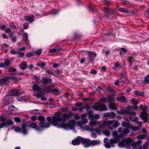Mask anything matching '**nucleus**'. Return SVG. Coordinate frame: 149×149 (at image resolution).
<instances>
[{
	"mask_svg": "<svg viewBox=\"0 0 149 149\" xmlns=\"http://www.w3.org/2000/svg\"><path fill=\"white\" fill-rule=\"evenodd\" d=\"M73 116V113L72 112L63 114L60 112H58L55 113L54 116H52L51 122H50L52 119L50 117L47 116V120L48 122L52 123L53 125L58 127H62L67 130L70 129L74 130V127L70 122L65 123L67 120L71 118Z\"/></svg>",
	"mask_w": 149,
	"mask_h": 149,
	"instance_id": "obj_1",
	"label": "nucleus"
},
{
	"mask_svg": "<svg viewBox=\"0 0 149 149\" xmlns=\"http://www.w3.org/2000/svg\"><path fill=\"white\" fill-rule=\"evenodd\" d=\"M28 126L31 127L37 130H38L37 124L33 123H31L30 125H28L26 123L22 124V128L16 127L15 128V130L17 132H21L24 134H26L27 133V127Z\"/></svg>",
	"mask_w": 149,
	"mask_h": 149,
	"instance_id": "obj_2",
	"label": "nucleus"
},
{
	"mask_svg": "<svg viewBox=\"0 0 149 149\" xmlns=\"http://www.w3.org/2000/svg\"><path fill=\"white\" fill-rule=\"evenodd\" d=\"M103 124L104 126H108L111 130L116 129L120 125L118 121L115 120L104 121Z\"/></svg>",
	"mask_w": 149,
	"mask_h": 149,
	"instance_id": "obj_3",
	"label": "nucleus"
},
{
	"mask_svg": "<svg viewBox=\"0 0 149 149\" xmlns=\"http://www.w3.org/2000/svg\"><path fill=\"white\" fill-rule=\"evenodd\" d=\"M133 140L130 138H128L127 139H124L119 142L118 145L120 146L125 147L129 149L130 148V146L133 144Z\"/></svg>",
	"mask_w": 149,
	"mask_h": 149,
	"instance_id": "obj_4",
	"label": "nucleus"
},
{
	"mask_svg": "<svg viewBox=\"0 0 149 149\" xmlns=\"http://www.w3.org/2000/svg\"><path fill=\"white\" fill-rule=\"evenodd\" d=\"M38 119L40 122L39 123V125L41 128H49L50 125V123L48 122L46 123H45V118L43 116L40 115L38 118Z\"/></svg>",
	"mask_w": 149,
	"mask_h": 149,
	"instance_id": "obj_5",
	"label": "nucleus"
},
{
	"mask_svg": "<svg viewBox=\"0 0 149 149\" xmlns=\"http://www.w3.org/2000/svg\"><path fill=\"white\" fill-rule=\"evenodd\" d=\"M140 108L142 110V112L140 114V118L145 122H146L148 116L147 111L148 107L147 106H143L142 105H141L140 106Z\"/></svg>",
	"mask_w": 149,
	"mask_h": 149,
	"instance_id": "obj_6",
	"label": "nucleus"
},
{
	"mask_svg": "<svg viewBox=\"0 0 149 149\" xmlns=\"http://www.w3.org/2000/svg\"><path fill=\"white\" fill-rule=\"evenodd\" d=\"M94 109L97 111L106 110L107 108L105 104L103 103H95L93 105Z\"/></svg>",
	"mask_w": 149,
	"mask_h": 149,
	"instance_id": "obj_7",
	"label": "nucleus"
},
{
	"mask_svg": "<svg viewBox=\"0 0 149 149\" xmlns=\"http://www.w3.org/2000/svg\"><path fill=\"white\" fill-rule=\"evenodd\" d=\"M9 79L10 76L5 77L0 79V83L2 85L8 86L9 82Z\"/></svg>",
	"mask_w": 149,
	"mask_h": 149,
	"instance_id": "obj_8",
	"label": "nucleus"
},
{
	"mask_svg": "<svg viewBox=\"0 0 149 149\" xmlns=\"http://www.w3.org/2000/svg\"><path fill=\"white\" fill-rule=\"evenodd\" d=\"M44 91L47 93H55L56 95H58L59 94V93L58 90L56 88L51 89L49 86L48 88H45Z\"/></svg>",
	"mask_w": 149,
	"mask_h": 149,
	"instance_id": "obj_9",
	"label": "nucleus"
},
{
	"mask_svg": "<svg viewBox=\"0 0 149 149\" xmlns=\"http://www.w3.org/2000/svg\"><path fill=\"white\" fill-rule=\"evenodd\" d=\"M88 122V120L87 119H83L81 120H79L78 121L77 124V125L79 126L82 129H84V126L83 125V124H85L87 123Z\"/></svg>",
	"mask_w": 149,
	"mask_h": 149,
	"instance_id": "obj_10",
	"label": "nucleus"
},
{
	"mask_svg": "<svg viewBox=\"0 0 149 149\" xmlns=\"http://www.w3.org/2000/svg\"><path fill=\"white\" fill-rule=\"evenodd\" d=\"M19 94L18 90L15 89L10 91L8 93V95L10 96H17Z\"/></svg>",
	"mask_w": 149,
	"mask_h": 149,
	"instance_id": "obj_11",
	"label": "nucleus"
},
{
	"mask_svg": "<svg viewBox=\"0 0 149 149\" xmlns=\"http://www.w3.org/2000/svg\"><path fill=\"white\" fill-rule=\"evenodd\" d=\"M96 54L93 52L89 51L88 54V58L90 61L93 60L96 56Z\"/></svg>",
	"mask_w": 149,
	"mask_h": 149,
	"instance_id": "obj_12",
	"label": "nucleus"
},
{
	"mask_svg": "<svg viewBox=\"0 0 149 149\" xmlns=\"http://www.w3.org/2000/svg\"><path fill=\"white\" fill-rule=\"evenodd\" d=\"M42 81L43 83L44 84H47L48 83H50L52 82V80L51 79L48 78L42 77Z\"/></svg>",
	"mask_w": 149,
	"mask_h": 149,
	"instance_id": "obj_13",
	"label": "nucleus"
},
{
	"mask_svg": "<svg viewBox=\"0 0 149 149\" xmlns=\"http://www.w3.org/2000/svg\"><path fill=\"white\" fill-rule=\"evenodd\" d=\"M24 18L25 20L29 22L30 23L34 21V16H25Z\"/></svg>",
	"mask_w": 149,
	"mask_h": 149,
	"instance_id": "obj_14",
	"label": "nucleus"
},
{
	"mask_svg": "<svg viewBox=\"0 0 149 149\" xmlns=\"http://www.w3.org/2000/svg\"><path fill=\"white\" fill-rule=\"evenodd\" d=\"M5 123L6 127H9L10 126L14 124V122L10 120H8L6 122H4Z\"/></svg>",
	"mask_w": 149,
	"mask_h": 149,
	"instance_id": "obj_15",
	"label": "nucleus"
},
{
	"mask_svg": "<svg viewBox=\"0 0 149 149\" xmlns=\"http://www.w3.org/2000/svg\"><path fill=\"white\" fill-rule=\"evenodd\" d=\"M116 100L123 102H127V99L124 96H121L120 97H116Z\"/></svg>",
	"mask_w": 149,
	"mask_h": 149,
	"instance_id": "obj_16",
	"label": "nucleus"
},
{
	"mask_svg": "<svg viewBox=\"0 0 149 149\" xmlns=\"http://www.w3.org/2000/svg\"><path fill=\"white\" fill-rule=\"evenodd\" d=\"M102 10L103 11H104V12L106 14L105 16L107 18H109V17L107 15L109 14L111 11V10H110L108 8L106 7H104L102 8Z\"/></svg>",
	"mask_w": 149,
	"mask_h": 149,
	"instance_id": "obj_17",
	"label": "nucleus"
},
{
	"mask_svg": "<svg viewBox=\"0 0 149 149\" xmlns=\"http://www.w3.org/2000/svg\"><path fill=\"white\" fill-rule=\"evenodd\" d=\"M142 83L146 84H149V74L147 75L144 77V80Z\"/></svg>",
	"mask_w": 149,
	"mask_h": 149,
	"instance_id": "obj_18",
	"label": "nucleus"
},
{
	"mask_svg": "<svg viewBox=\"0 0 149 149\" xmlns=\"http://www.w3.org/2000/svg\"><path fill=\"white\" fill-rule=\"evenodd\" d=\"M27 63L24 61L21 63L19 66L21 68L22 70H24L27 68Z\"/></svg>",
	"mask_w": 149,
	"mask_h": 149,
	"instance_id": "obj_19",
	"label": "nucleus"
},
{
	"mask_svg": "<svg viewBox=\"0 0 149 149\" xmlns=\"http://www.w3.org/2000/svg\"><path fill=\"white\" fill-rule=\"evenodd\" d=\"M89 117L91 118L92 120L94 119H97L100 118V116L97 114H94L93 115H89Z\"/></svg>",
	"mask_w": 149,
	"mask_h": 149,
	"instance_id": "obj_20",
	"label": "nucleus"
},
{
	"mask_svg": "<svg viewBox=\"0 0 149 149\" xmlns=\"http://www.w3.org/2000/svg\"><path fill=\"white\" fill-rule=\"evenodd\" d=\"M99 122L96 121H94L92 120L90 121L89 125L90 126H93L94 125H98L99 124Z\"/></svg>",
	"mask_w": 149,
	"mask_h": 149,
	"instance_id": "obj_21",
	"label": "nucleus"
},
{
	"mask_svg": "<svg viewBox=\"0 0 149 149\" xmlns=\"http://www.w3.org/2000/svg\"><path fill=\"white\" fill-rule=\"evenodd\" d=\"M109 107L110 109H116V106L114 103L111 102L109 104Z\"/></svg>",
	"mask_w": 149,
	"mask_h": 149,
	"instance_id": "obj_22",
	"label": "nucleus"
},
{
	"mask_svg": "<svg viewBox=\"0 0 149 149\" xmlns=\"http://www.w3.org/2000/svg\"><path fill=\"white\" fill-rule=\"evenodd\" d=\"M147 137V135L146 134H142L138 135L137 138L139 139H145Z\"/></svg>",
	"mask_w": 149,
	"mask_h": 149,
	"instance_id": "obj_23",
	"label": "nucleus"
},
{
	"mask_svg": "<svg viewBox=\"0 0 149 149\" xmlns=\"http://www.w3.org/2000/svg\"><path fill=\"white\" fill-rule=\"evenodd\" d=\"M135 60L134 58L132 56H129L128 58V61L130 63V65L131 66V64L135 62Z\"/></svg>",
	"mask_w": 149,
	"mask_h": 149,
	"instance_id": "obj_24",
	"label": "nucleus"
},
{
	"mask_svg": "<svg viewBox=\"0 0 149 149\" xmlns=\"http://www.w3.org/2000/svg\"><path fill=\"white\" fill-rule=\"evenodd\" d=\"M72 143L74 145H79L80 144V142L78 139V137L76 139L72 141Z\"/></svg>",
	"mask_w": 149,
	"mask_h": 149,
	"instance_id": "obj_25",
	"label": "nucleus"
},
{
	"mask_svg": "<svg viewBox=\"0 0 149 149\" xmlns=\"http://www.w3.org/2000/svg\"><path fill=\"white\" fill-rule=\"evenodd\" d=\"M78 139L79 140V141L80 142V143L81 142L84 143H87V139L82 138L81 137L79 136L78 137Z\"/></svg>",
	"mask_w": 149,
	"mask_h": 149,
	"instance_id": "obj_26",
	"label": "nucleus"
},
{
	"mask_svg": "<svg viewBox=\"0 0 149 149\" xmlns=\"http://www.w3.org/2000/svg\"><path fill=\"white\" fill-rule=\"evenodd\" d=\"M102 2L104 5L107 6H109L112 4V3L110 1L107 0H103Z\"/></svg>",
	"mask_w": 149,
	"mask_h": 149,
	"instance_id": "obj_27",
	"label": "nucleus"
},
{
	"mask_svg": "<svg viewBox=\"0 0 149 149\" xmlns=\"http://www.w3.org/2000/svg\"><path fill=\"white\" fill-rule=\"evenodd\" d=\"M5 67H7L10 65V60L8 58H6L4 62Z\"/></svg>",
	"mask_w": 149,
	"mask_h": 149,
	"instance_id": "obj_28",
	"label": "nucleus"
},
{
	"mask_svg": "<svg viewBox=\"0 0 149 149\" xmlns=\"http://www.w3.org/2000/svg\"><path fill=\"white\" fill-rule=\"evenodd\" d=\"M91 129V132H94L98 134H100L101 131L100 130L98 129L92 128Z\"/></svg>",
	"mask_w": 149,
	"mask_h": 149,
	"instance_id": "obj_29",
	"label": "nucleus"
},
{
	"mask_svg": "<svg viewBox=\"0 0 149 149\" xmlns=\"http://www.w3.org/2000/svg\"><path fill=\"white\" fill-rule=\"evenodd\" d=\"M44 93L42 92H41L40 93H38L36 94H33V95L34 96H36L37 97L39 98L40 97H41L42 96H43L44 95Z\"/></svg>",
	"mask_w": 149,
	"mask_h": 149,
	"instance_id": "obj_30",
	"label": "nucleus"
},
{
	"mask_svg": "<svg viewBox=\"0 0 149 149\" xmlns=\"http://www.w3.org/2000/svg\"><path fill=\"white\" fill-rule=\"evenodd\" d=\"M32 89L35 91H38L40 90L39 86L36 84H34L32 87Z\"/></svg>",
	"mask_w": 149,
	"mask_h": 149,
	"instance_id": "obj_31",
	"label": "nucleus"
},
{
	"mask_svg": "<svg viewBox=\"0 0 149 149\" xmlns=\"http://www.w3.org/2000/svg\"><path fill=\"white\" fill-rule=\"evenodd\" d=\"M8 109L10 111H16L17 109L13 105H11L8 107Z\"/></svg>",
	"mask_w": 149,
	"mask_h": 149,
	"instance_id": "obj_32",
	"label": "nucleus"
},
{
	"mask_svg": "<svg viewBox=\"0 0 149 149\" xmlns=\"http://www.w3.org/2000/svg\"><path fill=\"white\" fill-rule=\"evenodd\" d=\"M129 130L128 128H124L123 129V130L122 132V134L123 135H126L129 133Z\"/></svg>",
	"mask_w": 149,
	"mask_h": 149,
	"instance_id": "obj_33",
	"label": "nucleus"
},
{
	"mask_svg": "<svg viewBox=\"0 0 149 149\" xmlns=\"http://www.w3.org/2000/svg\"><path fill=\"white\" fill-rule=\"evenodd\" d=\"M134 94L137 95L138 96H140L143 95L144 93L142 92H140V91H135L134 92Z\"/></svg>",
	"mask_w": 149,
	"mask_h": 149,
	"instance_id": "obj_34",
	"label": "nucleus"
},
{
	"mask_svg": "<svg viewBox=\"0 0 149 149\" xmlns=\"http://www.w3.org/2000/svg\"><path fill=\"white\" fill-rule=\"evenodd\" d=\"M11 79L15 81L16 82H17L21 80V78H19L18 79L17 77H11L10 76V79Z\"/></svg>",
	"mask_w": 149,
	"mask_h": 149,
	"instance_id": "obj_35",
	"label": "nucleus"
},
{
	"mask_svg": "<svg viewBox=\"0 0 149 149\" xmlns=\"http://www.w3.org/2000/svg\"><path fill=\"white\" fill-rule=\"evenodd\" d=\"M130 100L131 102V103L133 105H136L138 103V102H137V101L136 100V99H135L134 98H132Z\"/></svg>",
	"mask_w": 149,
	"mask_h": 149,
	"instance_id": "obj_36",
	"label": "nucleus"
},
{
	"mask_svg": "<svg viewBox=\"0 0 149 149\" xmlns=\"http://www.w3.org/2000/svg\"><path fill=\"white\" fill-rule=\"evenodd\" d=\"M105 147L107 148H109L111 147H113L114 146V145L111 144L109 142L108 143H105L104 145Z\"/></svg>",
	"mask_w": 149,
	"mask_h": 149,
	"instance_id": "obj_37",
	"label": "nucleus"
},
{
	"mask_svg": "<svg viewBox=\"0 0 149 149\" xmlns=\"http://www.w3.org/2000/svg\"><path fill=\"white\" fill-rule=\"evenodd\" d=\"M110 131L108 130H104L103 132V133L107 136H110Z\"/></svg>",
	"mask_w": 149,
	"mask_h": 149,
	"instance_id": "obj_38",
	"label": "nucleus"
},
{
	"mask_svg": "<svg viewBox=\"0 0 149 149\" xmlns=\"http://www.w3.org/2000/svg\"><path fill=\"white\" fill-rule=\"evenodd\" d=\"M118 140L116 139H111L109 140V143L111 144H113V143H116L118 142Z\"/></svg>",
	"mask_w": 149,
	"mask_h": 149,
	"instance_id": "obj_39",
	"label": "nucleus"
},
{
	"mask_svg": "<svg viewBox=\"0 0 149 149\" xmlns=\"http://www.w3.org/2000/svg\"><path fill=\"white\" fill-rule=\"evenodd\" d=\"M33 77L34 78L36 79V83L38 84H39L40 83L39 81L40 79V77H39L37 76L36 75H34Z\"/></svg>",
	"mask_w": 149,
	"mask_h": 149,
	"instance_id": "obj_40",
	"label": "nucleus"
},
{
	"mask_svg": "<svg viewBox=\"0 0 149 149\" xmlns=\"http://www.w3.org/2000/svg\"><path fill=\"white\" fill-rule=\"evenodd\" d=\"M23 39L27 41L28 40V35L27 33H25L24 34H23Z\"/></svg>",
	"mask_w": 149,
	"mask_h": 149,
	"instance_id": "obj_41",
	"label": "nucleus"
},
{
	"mask_svg": "<svg viewBox=\"0 0 149 149\" xmlns=\"http://www.w3.org/2000/svg\"><path fill=\"white\" fill-rule=\"evenodd\" d=\"M119 10L120 12L124 13L128 12L127 10L126 9L123 8H119Z\"/></svg>",
	"mask_w": 149,
	"mask_h": 149,
	"instance_id": "obj_42",
	"label": "nucleus"
},
{
	"mask_svg": "<svg viewBox=\"0 0 149 149\" xmlns=\"http://www.w3.org/2000/svg\"><path fill=\"white\" fill-rule=\"evenodd\" d=\"M9 25L10 27L13 29H15L16 28V26L13 22L10 23V24H9Z\"/></svg>",
	"mask_w": 149,
	"mask_h": 149,
	"instance_id": "obj_43",
	"label": "nucleus"
},
{
	"mask_svg": "<svg viewBox=\"0 0 149 149\" xmlns=\"http://www.w3.org/2000/svg\"><path fill=\"white\" fill-rule=\"evenodd\" d=\"M92 127H90L89 126L87 125H85L84 127V129L86 131H89L91 132V129H92Z\"/></svg>",
	"mask_w": 149,
	"mask_h": 149,
	"instance_id": "obj_44",
	"label": "nucleus"
},
{
	"mask_svg": "<svg viewBox=\"0 0 149 149\" xmlns=\"http://www.w3.org/2000/svg\"><path fill=\"white\" fill-rule=\"evenodd\" d=\"M8 70V71L10 72H15L16 71V69L13 67L10 68Z\"/></svg>",
	"mask_w": 149,
	"mask_h": 149,
	"instance_id": "obj_45",
	"label": "nucleus"
},
{
	"mask_svg": "<svg viewBox=\"0 0 149 149\" xmlns=\"http://www.w3.org/2000/svg\"><path fill=\"white\" fill-rule=\"evenodd\" d=\"M120 65V64L117 62L114 65V67L113 68V69H116L118 68Z\"/></svg>",
	"mask_w": 149,
	"mask_h": 149,
	"instance_id": "obj_46",
	"label": "nucleus"
},
{
	"mask_svg": "<svg viewBox=\"0 0 149 149\" xmlns=\"http://www.w3.org/2000/svg\"><path fill=\"white\" fill-rule=\"evenodd\" d=\"M42 53V50L38 49L35 52V54L38 55H40Z\"/></svg>",
	"mask_w": 149,
	"mask_h": 149,
	"instance_id": "obj_47",
	"label": "nucleus"
},
{
	"mask_svg": "<svg viewBox=\"0 0 149 149\" xmlns=\"http://www.w3.org/2000/svg\"><path fill=\"white\" fill-rule=\"evenodd\" d=\"M38 110V109H37L30 110V112L32 114H36V112H37Z\"/></svg>",
	"mask_w": 149,
	"mask_h": 149,
	"instance_id": "obj_48",
	"label": "nucleus"
},
{
	"mask_svg": "<svg viewBox=\"0 0 149 149\" xmlns=\"http://www.w3.org/2000/svg\"><path fill=\"white\" fill-rule=\"evenodd\" d=\"M69 109V108L68 107H62L61 108V110L63 112H65L68 111Z\"/></svg>",
	"mask_w": 149,
	"mask_h": 149,
	"instance_id": "obj_49",
	"label": "nucleus"
},
{
	"mask_svg": "<svg viewBox=\"0 0 149 149\" xmlns=\"http://www.w3.org/2000/svg\"><path fill=\"white\" fill-rule=\"evenodd\" d=\"M17 54H18V56L19 58L23 57L24 55V53L22 52H18L17 53Z\"/></svg>",
	"mask_w": 149,
	"mask_h": 149,
	"instance_id": "obj_50",
	"label": "nucleus"
},
{
	"mask_svg": "<svg viewBox=\"0 0 149 149\" xmlns=\"http://www.w3.org/2000/svg\"><path fill=\"white\" fill-rule=\"evenodd\" d=\"M26 56L28 58H30L33 56V54L31 52H27L26 54Z\"/></svg>",
	"mask_w": 149,
	"mask_h": 149,
	"instance_id": "obj_51",
	"label": "nucleus"
},
{
	"mask_svg": "<svg viewBox=\"0 0 149 149\" xmlns=\"http://www.w3.org/2000/svg\"><path fill=\"white\" fill-rule=\"evenodd\" d=\"M123 134H120L118 135L117 138H116V139L118 141L120 139L123 138Z\"/></svg>",
	"mask_w": 149,
	"mask_h": 149,
	"instance_id": "obj_52",
	"label": "nucleus"
},
{
	"mask_svg": "<svg viewBox=\"0 0 149 149\" xmlns=\"http://www.w3.org/2000/svg\"><path fill=\"white\" fill-rule=\"evenodd\" d=\"M114 136V138L115 139H116L117 138V136H118V133L117 131H115L113 132L112 134Z\"/></svg>",
	"mask_w": 149,
	"mask_h": 149,
	"instance_id": "obj_53",
	"label": "nucleus"
},
{
	"mask_svg": "<svg viewBox=\"0 0 149 149\" xmlns=\"http://www.w3.org/2000/svg\"><path fill=\"white\" fill-rule=\"evenodd\" d=\"M6 28V26L4 25H0V30L2 31H4Z\"/></svg>",
	"mask_w": 149,
	"mask_h": 149,
	"instance_id": "obj_54",
	"label": "nucleus"
},
{
	"mask_svg": "<svg viewBox=\"0 0 149 149\" xmlns=\"http://www.w3.org/2000/svg\"><path fill=\"white\" fill-rule=\"evenodd\" d=\"M45 65V63L44 62H42L40 63L39 64V65L38 66L41 67L42 68H43V67Z\"/></svg>",
	"mask_w": 149,
	"mask_h": 149,
	"instance_id": "obj_55",
	"label": "nucleus"
},
{
	"mask_svg": "<svg viewBox=\"0 0 149 149\" xmlns=\"http://www.w3.org/2000/svg\"><path fill=\"white\" fill-rule=\"evenodd\" d=\"M15 121L19 123L21 121V119L18 117H15L14 118Z\"/></svg>",
	"mask_w": 149,
	"mask_h": 149,
	"instance_id": "obj_56",
	"label": "nucleus"
},
{
	"mask_svg": "<svg viewBox=\"0 0 149 149\" xmlns=\"http://www.w3.org/2000/svg\"><path fill=\"white\" fill-rule=\"evenodd\" d=\"M5 32L6 33H11L12 32V31L9 28H8L6 29Z\"/></svg>",
	"mask_w": 149,
	"mask_h": 149,
	"instance_id": "obj_57",
	"label": "nucleus"
},
{
	"mask_svg": "<svg viewBox=\"0 0 149 149\" xmlns=\"http://www.w3.org/2000/svg\"><path fill=\"white\" fill-rule=\"evenodd\" d=\"M130 116H136V113L134 112H130L128 114Z\"/></svg>",
	"mask_w": 149,
	"mask_h": 149,
	"instance_id": "obj_58",
	"label": "nucleus"
},
{
	"mask_svg": "<svg viewBox=\"0 0 149 149\" xmlns=\"http://www.w3.org/2000/svg\"><path fill=\"white\" fill-rule=\"evenodd\" d=\"M84 109H87L86 111H88V109H90V107L89 105L86 104L84 105Z\"/></svg>",
	"mask_w": 149,
	"mask_h": 149,
	"instance_id": "obj_59",
	"label": "nucleus"
},
{
	"mask_svg": "<svg viewBox=\"0 0 149 149\" xmlns=\"http://www.w3.org/2000/svg\"><path fill=\"white\" fill-rule=\"evenodd\" d=\"M10 38L11 39V40L13 42H15L16 41V38L15 36H10Z\"/></svg>",
	"mask_w": 149,
	"mask_h": 149,
	"instance_id": "obj_60",
	"label": "nucleus"
},
{
	"mask_svg": "<svg viewBox=\"0 0 149 149\" xmlns=\"http://www.w3.org/2000/svg\"><path fill=\"white\" fill-rule=\"evenodd\" d=\"M10 53L13 55L15 54H17L18 52H16L14 50H10Z\"/></svg>",
	"mask_w": 149,
	"mask_h": 149,
	"instance_id": "obj_61",
	"label": "nucleus"
},
{
	"mask_svg": "<svg viewBox=\"0 0 149 149\" xmlns=\"http://www.w3.org/2000/svg\"><path fill=\"white\" fill-rule=\"evenodd\" d=\"M122 3L125 5L129 4L130 3V2L128 1L125 0H122Z\"/></svg>",
	"mask_w": 149,
	"mask_h": 149,
	"instance_id": "obj_62",
	"label": "nucleus"
},
{
	"mask_svg": "<svg viewBox=\"0 0 149 149\" xmlns=\"http://www.w3.org/2000/svg\"><path fill=\"white\" fill-rule=\"evenodd\" d=\"M131 109H133L134 110H136L138 109L139 107L137 106H132L130 107Z\"/></svg>",
	"mask_w": 149,
	"mask_h": 149,
	"instance_id": "obj_63",
	"label": "nucleus"
},
{
	"mask_svg": "<svg viewBox=\"0 0 149 149\" xmlns=\"http://www.w3.org/2000/svg\"><path fill=\"white\" fill-rule=\"evenodd\" d=\"M97 72V71L95 70L92 69L91 71V73L93 74H96Z\"/></svg>",
	"mask_w": 149,
	"mask_h": 149,
	"instance_id": "obj_64",
	"label": "nucleus"
}]
</instances>
